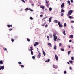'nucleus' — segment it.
I'll return each instance as SVG.
<instances>
[{
	"label": "nucleus",
	"instance_id": "nucleus-1",
	"mask_svg": "<svg viewBox=\"0 0 74 74\" xmlns=\"http://www.w3.org/2000/svg\"><path fill=\"white\" fill-rule=\"evenodd\" d=\"M72 13H73V10H69V11H68V13L67 14V16H70V15H71Z\"/></svg>",
	"mask_w": 74,
	"mask_h": 74
},
{
	"label": "nucleus",
	"instance_id": "nucleus-2",
	"mask_svg": "<svg viewBox=\"0 0 74 74\" xmlns=\"http://www.w3.org/2000/svg\"><path fill=\"white\" fill-rule=\"evenodd\" d=\"M55 56L56 57V60H58V57L56 54L55 55Z\"/></svg>",
	"mask_w": 74,
	"mask_h": 74
},
{
	"label": "nucleus",
	"instance_id": "nucleus-3",
	"mask_svg": "<svg viewBox=\"0 0 74 74\" xmlns=\"http://www.w3.org/2000/svg\"><path fill=\"white\" fill-rule=\"evenodd\" d=\"M69 38H73V35H71L69 36Z\"/></svg>",
	"mask_w": 74,
	"mask_h": 74
},
{
	"label": "nucleus",
	"instance_id": "nucleus-4",
	"mask_svg": "<svg viewBox=\"0 0 74 74\" xmlns=\"http://www.w3.org/2000/svg\"><path fill=\"white\" fill-rule=\"evenodd\" d=\"M52 17H51L49 19L48 21L49 22H51V20H52Z\"/></svg>",
	"mask_w": 74,
	"mask_h": 74
},
{
	"label": "nucleus",
	"instance_id": "nucleus-5",
	"mask_svg": "<svg viewBox=\"0 0 74 74\" xmlns=\"http://www.w3.org/2000/svg\"><path fill=\"white\" fill-rule=\"evenodd\" d=\"M63 7H64V3H63L61 5V8H62Z\"/></svg>",
	"mask_w": 74,
	"mask_h": 74
},
{
	"label": "nucleus",
	"instance_id": "nucleus-6",
	"mask_svg": "<svg viewBox=\"0 0 74 74\" xmlns=\"http://www.w3.org/2000/svg\"><path fill=\"white\" fill-rule=\"evenodd\" d=\"M57 39V36H54L53 40L54 41H56Z\"/></svg>",
	"mask_w": 74,
	"mask_h": 74
},
{
	"label": "nucleus",
	"instance_id": "nucleus-7",
	"mask_svg": "<svg viewBox=\"0 0 74 74\" xmlns=\"http://www.w3.org/2000/svg\"><path fill=\"white\" fill-rule=\"evenodd\" d=\"M57 48V47H56V45H54V49H55V50H56V49Z\"/></svg>",
	"mask_w": 74,
	"mask_h": 74
},
{
	"label": "nucleus",
	"instance_id": "nucleus-8",
	"mask_svg": "<svg viewBox=\"0 0 74 74\" xmlns=\"http://www.w3.org/2000/svg\"><path fill=\"white\" fill-rule=\"evenodd\" d=\"M53 68H54L55 69H56V68H58V66H57L54 65L53 66Z\"/></svg>",
	"mask_w": 74,
	"mask_h": 74
},
{
	"label": "nucleus",
	"instance_id": "nucleus-9",
	"mask_svg": "<svg viewBox=\"0 0 74 74\" xmlns=\"http://www.w3.org/2000/svg\"><path fill=\"white\" fill-rule=\"evenodd\" d=\"M53 22L54 23H58V20H56L53 21Z\"/></svg>",
	"mask_w": 74,
	"mask_h": 74
},
{
	"label": "nucleus",
	"instance_id": "nucleus-10",
	"mask_svg": "<svg viewBox=\"0 0 74 74\" xmlns=\"http://www.w3.org/2000/svg\"><path fill=\"white\" fill-rule=\"evenodd\" d=\"M48 45H49V46L50 47H52V44H51L50 43H49L48 44Z\"/></svg>",
	"mask_w": 74,
	"mask_h": 74
},
{
	"label": "nucleus",
	"instance_id": "nucleus-11",
	"mask_svg": "<svg viewBox=\"0 0 74 74\" xmlns=\"http://www.w3.org/2000/svg\"><path fill=\"white\" fill-rule=\"evenodd\" d=\"M4 66H1V69L2 70H4Z\"/></svg>",
	"mask_w": 74,
	"mask_h": 74
},
{
	"label": "nucleus",
	"instance_id": "nucleus-12",
	"mask_svg": "<svg viewBox=\"0 0 74 74\" xmlns=\"http://www.w3.org/2000/svg\"><path fill=\"white\" fill-rule=\"evenodd\" d=\"M40 7L41 8H42V9H44L45 8L44 6H40Z\"/></svg>",
	"mask_w": 74,
	"mask_h": 74
},
{
	"label": "nucleus",
	"instance_id": "nucleus-13",
	"mask_svg": "<svg viewBox=\"0 0 74 74\" xmlns=\"http://www.w3.org/2000/svg\"><path fill=\"white\" fill-rule=\"evenodd\" d=\"M67 3H68L69 5H70V1L69 0L67 1Z\"/></svg>",
	"mask_w": 74,
	"mask_h": 74
},
{
	"label": "nucleus",
	"instance_id": "nucleus-14",
	"mask_svg": "<svg viewBox=\"0 0 74 74\" xmlns=\"http://www.w3.org/2000/svg\"><path fill=\"white\" fill-rule=\"evenodd\" d=\"M64 12V10L63 9H61V12Z\"/></svg>",
	"mask_w": 74,
	"mask_h": 74
},
{
	"label": "nucleus",
	"instance_id": "nucleus-15",
	"mask_svg": "<svg viewBox=\"0 0 74 74\" xmlns=\"http://www.w3.org/2000/svg\"><path fill=\"white\" fill-rule=\"evenodd\" d=\"M66 32V31H65V30H64L63 32V34H64V35H66V34L65 33V32Z\"/></svg>",
	"mask_w": 74,
	"mask_h": 74
},
{
	"label": "nucleus",
	"instance_id": "nucleus-16",
	"mask_svg": "<svg viewBox=\"0 0 74 74\" xmlns=\"http://www.w3.org/2000/svg\"><path fill=\"white\" fill-rule=\"evenodd\" d=\"M52 8L50 7L49 8V10L50 11H52Z\"/></svg>",
	"mask_w": 74,
	"mask_h": 74
},
{
	"label": "nucleus",
	"instance_id": "nucleus-17",
	"mask_svg": "<svg viewBox=\"0 0 74 74\" xmlns=\"http://www.w3.org/2000/svg\"><path fill=\"white\" fill-rule=\"evenodd\" d=\"M43 53L44 56H45L46 54H45V53L44 51H43Z\"/></svg>",
	"mask_w": 74,
	"mask_h": 74
},
{
	"label": "nucleus",
	"instance_id": "nucleus-18",
	"mask_svg": "<svg viewBox=\"0 0 74 74\" xmlns=\"http://www.w3.org/2000/svg\"><path fill=\"white\" fill-rule=\"evenodd\" d=\"M71 52V51H68V55L69 56L70 55V53Z\"/></svg>",
	"mask_w": 74,
	"mask_h": 74
},
{
	"label": "nucleus",
	"instance_id": "nucleus-19",
	"mask_svg": "<svg viewBox=\"0 0 74 74\" xmlns=\"http://www.w3.org/2000/svg\"><path fill=\"white\" fill-rule=\"evenodd\" d=\"M61 50L62 51H64V49L62 48H61Z\"/></svg>",
	"mask_w": 74,
	"mask_h": 74
},
{
	"label": "nucleus",
	"instance_id": "nucleus-20",
	"mask_svg": "<svg viewBox=\"0 0 74 74\" xmlns=\"http://www.w3.org/2000/svg\"><path fill=\"white\" fill-rule=\"evenodd\" d=\"M31 53L32 55H33V52L32 51H31Z\"/></svg>",
	"mask_w": 74,
	"mask_h": 74
},
{
	"label": "nucleus",
	"instance_id": "nucleus-21",
	"mask_svg": "<svg viewBox=\"0 0 74 74\" xmlns=\"http://www.w3.org/2000/svg\"><path fill=\"white\" fill-rule=\"evenodd\" d=\"M69 19H73V17L72 16H69Z\"/></svg>",
	"mask_w": 74,
	"mask_h": 74
},
{
	"label": "nucleus",
	"instance_id": "nucleus-22",
	"mask_svg": "<svg viewBox=\"0 0 74 74\" xmlns=\"http://www.w3.org/2000/svg\"><path fill=\"white\" fill-rule=\"evenodd\" d=\"M53 37H56V33H54L53 35Z\"/></svg>",
	"mask_w": 74,
	"mask_h": 74
},
{
	"label": "nucleus",
	"instance_id": "nucleus-23",
	"mask_svg": "<svg viewBox=\"0 0 74 74\" xmlns=\"http://www.w3.org/2000/svg\"><path fill=\"white\" fill-rule=\"evenodd\" d=\"M59 27H62L63 26V25L62 24H60V25H59Z\"/></svg>",
	"mask_w": 74,
	"mask_h": 74
},
{
	"label": "nucleus",
	"instance_id": "nucleus-24",
	"mask_svg": "<svg viewBox=\"0 0 74 74\" xmlns=\"http://www.w3.org/2000/svg\"><path fill=\"white\" fill-rule=\"evenodd\" d=\"M0 64H3V61L2 60L0 61Z\"/></svg>",
	"mask_w": 74,
	"mask_h": 74
},
{
	"label": "nucleus",
	"instance_id": "nucleus-25",
	"mask_svg": "<svg viewBox=\"0 0 74 74\" xmlns=\"http://www.w3.org/2000/svg\"><path fill=\"white\" fill-rule=\"evenodd\" d=\"M69 62L70 63H71V64H72V63H73V61H72L69 60Z\"/></svg>",
	"mask_w": 74,
	"mask_h": 74
},
{
	"label": "nucleus",
	"instance_id": "nucleus-26",
	"mask_svg": "<svg viewBox=\"0 0 74 74\" xmlns=\"http://www.w3.org/2000/svg\"><path fill=\"white\" fill-rule=\"evenodd\" d=\"M30 48L31 49H29V50H30L31 51H32V50H33V49L32 48V47H30Z\"/></svg>",
	"mask_w": 74,
	"mask_h": 74
},
{
	"label": "nucleus",
	"instance_id": "nucleus-27",
	"mask_svg": "<svg viewBox=\"0 0 74 74\" xmlns=\"http://www.w3.org/2000/svg\"><path fill=\"white\" fill-rule=\"evenodd\" d=\"M47 38L48 40H49V36H47Z\"/></svg>",
	"mask_w": 74,
	"mask_h": 74
},
{
	"label": "nucleus",
	"instance_id": "nucleus-28",
	"mask_svg": "<svg viewBox=\"0 0 74 74\" xmlns=\"http://www.w3.org/2000/svg\"><path fill=\"white\" fill-rule=\"evenodd\" d=\"M25 11H28V10H29V8H27L25 9Z\"/></svg>",
	"mask_w": 74,
	"mask_h": 74
},
{
	"label": "nucleus",
	"instance_id": "nucleus-29",
	"mask_svg": "<svg viewBox=\"0 0 74 74\" xmlns=\"http://www.w3.org/2000/svg\"><path fill=\"white\" fill-rule=\"evenodd\" d=\"M29 10H30V11H33V10L31 9V8H29Z\"/></svg>",
	"mask_w": 74,
	"mask_h": 74
},
{
	"label": "nucleus",
	"instance_id": "nucleus-30",
	"mask_svg": "<svg viewBox=\"0 0 74 74\" xmlns=\"http://www.w3.org/2000/svg\"><path fill=\"white\" fill-rule=\"evenodd\" d=\"M49 36H50V37H52V34H49Z\"/></svg>",
	"mask_w": 74,
	"mask_h": 74
},
{
	"label": "nucleus",
	"instance_id": "nucleus-31",
	"mask_svg": "<svg viewBox=\"0 0 74 74\" xmlns=\"http://www.w3.org/2000/svg\"><path fill=\"white\" fill-rule=\"evenodd\" d=\"M46 18H48V16L45 17L43 19H46Z\"/></svg>",
	"mask_w": 74,
	"mask_h": 74
},
{
	"label": "nucleus",
	"instance_id": "nucleus-32",
	"mask_svg": "<svg viewBox=\"0 0 74 74\" xmlns=\"http://www.w3.org/2000/svg\"><path fill=\"white\" fill-rule=\"evenodd\" d=\"M64 74H66V73H67V71H64Z\"/></svg>",
	"mask_w": 74,
	"mask_h": 74
},
{
	"label": "nucleus",
	"instance_id": "nucleus-33",
	"mask_svg": "<svg viewBox=\"0 0 74 74\" xmlns=\"http://www.w3.org/2000/svg\"><path fill=\"white\" fill-rule=\"evenodd\" d=\"M38 56H39V58H40V57H41V54H40V53H39L38 55Z\"/></svg>",
	"mask_w": 74,
	"mask_h": 74
},
{
	"label": "nucleus",
	"instance_id": "nucleus-34",
	"mask_svg": "<svg viewBox=\"0 0 74 74\" xmlns=\"http://www.w3.org/2000/svg\"><path fill=\"white\" fill-rule=\"evenodd\" d=\"M30 19H31V20H33V18H32V17H30Z\"/></svg>",
	"mask_w": 74,
	"mask_h": 74
},
{
	"label": "nucleus",
	"instance_id": "nucleus-35",
	"mask_svg": "<svg viewBox=\"0 0 74 74\" xmlns=\"http://www.w3.org/2000/svg\"><path fill=\"white\" fill-rule=\"evenodd\" d=\"M74 57H71V60H74Z\"/></svg>",
	"mask_w": 74,
	"mask_h": 74
},
{
	"label": "nucleus",
	"instance_id": "nucleus-36",
	"mask_svg": "<svg viewBox=\"0 0 74 74\" xmlns=\"http://www.w3.org/2000/svg\"><path fill=\"white\" fill-rule=\"evenodd\" d=\"M45 1H46V3L47 4H48V0H46Z\"/></svg>",
	"mask_w": 74,
	"mask_h": 74
},
{
	"label": "nucleus",
	"instance_id": "nucleus-37",
	"mask_svg": "<svg viewBox=\"0 0 74 74\" xmlns=\"http://www.w3.org/2000/svg\"><path fill=\"white\" fill-rule=\"evenodd\" d=\"M21 67H23H23H24V66H23V65H21Z\"/></svg>",
	"mask_w": 74,
	"mask_h": 74
},
{
	"label": "nucleus",
	"instance_id": "nucleus-38",
	"mask_svg": "<svg viewBox=\"0 0 74 74\" xmlns=\"http://www.w3.org/2000/svg\"><path fill=\"white\" fill-rule=\"evenodd\" d=\"M27 40L29 42L30 41V39L27 38Z\"/></svg>",
	"mask_w": 74,
	"mask_h": 74
},
{
	"label": "nucleus",
	"instance_id": "nucleus-39",
	"mask_svg": "<svg viewBox=\"0 0 74 74\" xmlns=\"http://www.w3.org/2000/svg\"><path fill=\"white\" fill-rule=\"evenodd\" d=\"M32 59H35V57L34 56H33L32 57Z\"/></svg>",
	"mask_w": 74,
	"mask_h": 74
},
{
	"label": "nucleus",
	"instance_id": "nucleus-40",
	"mask_svg": "<svg viewBox=\"0 0 74 74\" xmlns=\"http://www.w3.org/2000/svg\"><path fill=\"white\" fill-rule=\"evenodd\" d=\"M48 27V24H46V26H45V27Z\"/></svg>",
	"mask_w": 74,
	"mask_h": 74
},
{
	"label": "nucleus",
	"instance_id": "nucleus-41",
	"mask_svg": "<svg viewBox=\"0 0 74 74\" xmlns=\"http://www.w3.org/2000/svg\"><path fill=\"white\" fill-rule=\"evenodd\" d=\"M61 16H63V13H61Z\"/></svg>",
	"mask_w": 74,
	"mask_h": 74
},
{
	"label": "nucleus",
	"instance_id": "nucleus-42",
	"mask_svg": "<svg viewBox=\"0 0 74 74\" xmlns=\"http://www.w3.org/2000/svg\"><path fill=\"white\" fill-rule=\"evenodd\" d=\"M7 26L8 27H11V26H10V25H8Z\"/></svg>",
	"mask_w": 74,
	"mask_h": 74
},
{
	"label": "nucleus",
	"instance_id": "nucleus-43",
	"mask_svg": "<svg viewBox=\"0 0 74 74\" xmlns=\"http://www.w3.org/2000/svg\"><path fill=\"white\" fill-rule=\"evenodd\" d=\"M64 26H67V24L65 23L64 24Z\"/></svg>",
	"mask_w": 74,
	"mask_h": 74
},
{
	"label": "nucleus",
	"instance_id": "nucleus-44",
	"mask_svg": "<svg viewBox=\"0 0 74 74\" xmlns=\"http://www.w3.org/2000/svg\"><path fill=\"white\" fill-rule=\"evenodd\" d=\"M35 44L36 45H38V42H35Z\"/></svg>",
	"mask_w": 74,
	"mask_h": 74
},
{
	"label": "nucleus",
	"instance_id": "nucleus-45",
	"mask_svg": "<svg viewBox=\"0 0 74 74\" xmlns=\"http://www.w3.org/2000/svg\"><path fill=\"white\" fill-rule=\"evenodd\" d=\"M18 64H22V63L20 62H18Z\"/></svg>",
	"mask_w": 74,
	"mask_h": 74
},
{
	"label": "nucleus",
	"instance_id": "nucleus-46",
	"mask_svg": "<svg viewBox=\"0 0 74 74\" xmlns=\"http://www.w3.org/2000/svg\"><path fill=\"white\" fill-rule=\"evenodd\" d=\"M58 25H60V22H59L58 23Z\"/></svg>",
	"mask_w": 74,
	"mask_h": 74
},
{
	"label": "nucleus",
	"instance_id": "nucleus-47",
	"mask_svg": "<svg viewBox=\"0 0 74 74\" xmlns=\"http://www.w3.org/2000/svg\"><path fill=\"white\" fill-rule=\"evenodd\" d=\"M47 7H49V4L47 3Z\"/></svg>",
	"mask_w": 74,
	"mask_h": 74
},
{
	"label": "nucleus",
	"instance_id": "nucleus-48",
	"mask_svg": "<svg viewBox=\"0 0 74 74\" xmlns=\"http://www.w3.org/2000/svg\"><path fill=\"white\" fill-rule=\"evenodd\" d=\"M11 30H12V28H10L9 29V31H11Z\"/></svg>",
	"mask_w": 74,
	"mask_h": 74
},
{
	"label": "nucleus",
	"instance_id": "nucleus-49",
	"mask_svg": "<svg viewBox=\"0 0 74 74\" xmlns=\"http://www.w3.org/2000/svg\"><path fill=\"white\" fill-rule=\"evenodd\" d=\"M59 46H61V45H62V44L61 43H60L59 44Z\"/></svg>",
	"mask_w": 74,
	"mask_h": 74
},
{
	"label": "nucleus",
	"instance_id": "nucleus-50",
	"mask_svg": "<svg viewBox=\"0 0 74 74\" xmlns=\"http://www.w3.org/2000/svg\"><path fill=\"white\" fill-rule=\"evenodd\" d=\"M22 2H23V3H25V1H24V0H22Z\"/></svg>",
	"mask_w": 74,
	"mask_h": 74
},
{
	"label": "nucleus",
	"instance_id": "nucleus-51",
	"mask_svg": "<svg viewBox=\"0 0 74 74\" xmlns=\"http://www.w3.org/2000/svg\"><path fill=\"white\" fill-rule=\"evenodd\" d=\"M50 61V60L49 59H48L47 60V62H49V61Z\"/></svg>",
	"mask_w": 74,
	"mask_h": 74
},
{
	"label": "nucleus",
	"instance_id": "nucleus-52",
	"mask_svg": "<svg viewBox=\"0 0 74 74\" xmlns=\"http://www.w3.org/2000/svg\"><path fill=\"white\" fill-rule=\"evenodd\" d=\"M71 22L72 23H73L74 22V21L73 20H72L71 21Z\"/></svg>",
	"mask_w": 74,
	"mask_h": 74
},
{
	"label": "nucleus",
	"instance_id": "nucleus-53",
	"mask_svg": "<svg viewBox=\"0 0 74 74\" xmlns=\"http://www.w3.org/2000/svg\"><path fill=\"white\" fill-rule=\"evenodd\" d=\"M72 41V40H70L69 41V42H71Z\"/></svg>",
	"mask_w": 74,
	"mask_h": 74
},
{
	"label": "nucleus",
	"instance_id": "nucleus-54",
	"mask_svg": "<svg viewBox=\"0 0 74 74\" xmlns=\"http://www.w3.org/2000/svg\"><path fill=\"white\" fill-rule=\"evenodd\" d=\"M40 17H42L43 16V15H40Z\"/></svg>",
	"mask_w": 74,
	"mask_h": 74
},
{
	"label": "nucleus",
	"instance_id": "nucleus-55",
	"mask_svg": "<svg viewBox=\"0 0 74 74\" xmlns=\"http://www.w3.org/2000/svg\"><path fill=\"white\" fill-rule=\"evenodd\" d=\"M71 1V2L72 3H73V0H70Z\"/></svg>",
	"mask_w": 74,
	"mask_h": 74
},
{
	"label": "nucleus",
	"instance_id": "nucleus-56",
	"mask_svg": "<svg viewBox=\"0 0 74 74\" xmlns=\"http://www.w3.org/2000/svg\"><path fill=\"white\" fill-rule=\"evenodd\" d=\"M70 70H72V68H71V67H70Z\"/></svg>",
	"mask_w": 74,
	"mask_h": 74
},
{
	"label": "nucleus",
	"instance_id": "nucleus-57",
	"mask_svg": "<svg viewBox=\"0 0 74 74\" xmlns=\"http://www.w3.org/2000/svg\"><path fill=\"white\" fill-rule=\"evenodd\" d=\"M11 41L12 42H14V39H12Z\"/></svg>",
	"mask_w": 74,
	"mask_h": 74
},
{
	"label": "nucleus",
	"instance_id": "nucleus-58",
	"mask_svg": "<svg viewBox=\"0 0 74 74\" xmlns=\"http://www.w3.org/2000/svg\"><path fill=\"white\" fill-rule=\"evenodd\" d=\"M57 40H58V41H60V39H57Z\"/></svg>",
	"mask_w": 74,
	"mask_h": 74
},
{
	"label": "nucleus",
	"instance_id": "nucleus-59",
	"mask_svg": "<svg viewBox=\"0 0 74 74\" xmlns=\"http://www.w3.org/2000/svg\"><path fill=\"white\" fill-rule=\"evenodd\" d=\"M71 29H73V26L72 25L71 26Z\"/></svg>",
	"mask_w": 74,
	"mask_h": 74
},
{
	"label": "nucleus",
	"instance_id": "nucleus-60",
	"mask_svg": "<svg viewBox=\"0 0 74 74\" xmlns=\"http://www.w3.org/2000/svg\"><path fill=\"white\" fill-rule=\"evenodd\" d=\"M36 45H36V44H34V47H36Z\"/></svg>",
	"mask_w": 74,
	"mask_h": 74
},
{
	"label": "nucleus",
	"instance_id": "nucleus-61",
	"mask_svg": "<svg viewBox=\"0 0 74 74\" xmlns=\"http://www.w3.org/2000/svg\"><path fill=\"white\" fill-rule=\"evenodd\" d=\"M1 66H0V70H1Z\"/></svg>",
	"mask_w": 74,
	"mask_h": 74
},
{
	"label": "nucleus",
	"instance_id": "nucleus-62",
	"mask_svg": "<svg viewBox=\"0 0 74 74\" xmlns=\"http://www.w3.org/2000/svg\"><path fill=\"white\" fill-rule=\"evenodd\" d=\"M42 26H44V24H43L42 25Z\"/></svg>",
	"mask_w": 74,
	"mask_h": 74
},
{
	"label": "nucleus",
	"instance_id": "nucleus-63",
	"mask_svg": "<svg viewBox=\"0 0 74 74\" xmlns=\"http://www.w3.org/2000/svg\"><path fill=\"white\" fill-rule=\"evenodd\" d=\"M37 50H38V48H37Z\"/></svg>",
	"mask_w": 74,
	"mask_h": 74
},
{
	"label": "nucleus",
	"instance_id": "nucleus-64",
	"mask_svg": "<svg viewBox=\"0 0 74 74\" xmlns=\"http://www.w3.org/2000/svg\"><path fill=\"white\" fill-rule=\"evenodd\" d=\"M68 47H69V48H70V46H69Z\"/></svg>",
	"mask_w": 74,
	"mask_h": 74
}]
</instances>
